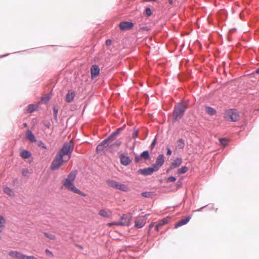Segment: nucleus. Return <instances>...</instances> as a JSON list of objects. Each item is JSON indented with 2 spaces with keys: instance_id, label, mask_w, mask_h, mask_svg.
<instances>
[{
  "instance_id": "obj_13",
  "label": "nucleus",
  "mask_w": 259,
  "mask_h": 259,
  "mask_svg": "<svg viewBox=\"0 0 259 259\" xmlns=\"http://www.w3.org/2000/svg\"><path fill=\"white\" fill-rule=\"evenodd\" d=\"M119 157L121 163L123 165H127L131 162L130 157L124 155L123 153H119Z\"/></svg>"
},
{
  "instance_id": "obj_26",
  "label": "nucleus",
  "mask_w": 259,
  "mask_h": 259,
  "mask_svg": "<svg viewBox=\"0 0 259 259\" xmlns=\"http://www.w3.org/2000/svg\"><path fill=\"white\" fill-rule=\"evenodd\" d=\"M141 195L146 198H152L155 194L153 192H144L141 193Z\"/></svg>"
},
{
  "instance_id": "obj_14",
  "label": "nucleus",
  "mask_w": 259,
  "mask_h": 259,
  "mask_svg": "<svg viewBox=\"0 0 259 259\" xmlns=\"http://www.w3.org/2000/svg\"><path fill=\"white\" fill-rule=\"evenodd\" d=\"M100 73V68L97 65H93L91 68V74L92 78L96 77Z\"/></svg>"
},
{
  "instance_id": "obj_29",
  "label": "nucleus",
  "mask_w": 259,
  "mask_h": 259,
  "mask_svg": "<svg viewBox=\"0 0 259 259\" xmlns=\"http://www.w3.org/2000/svg\"><path fill=\"white\" fill-rule=\"evenodd\" d=\"M37 106L34 104H30L27 107V112L31 113L36 109Z\"/></svg>"
},
{
  "instance_id": "obj_11",
  "label": "nucleus",
  "mask_w": 259,
  "mask_h": 259,
  "mask_svg": "<svg viewBox=\"0 0 259 259\" xmlns=\"http://www.w3.org/2000/svg\"><path fill=\"white\" fill-rule=\"evenodd\" d=\"M146 224L145 219L144 218L139 216L135 219V226L137 228H142Z\"/></svg>"
},
{
  "instance_id": "obj_10",
  "label": "nucleus",
  "mask_w": 259,
  "mask_h": 259,
  "mask_svg": "<svg viewBox=\"0 0 259 259\" xmlns=\"http://www.w3.org/2000/svg\"><path fill=\"white\" fill-rule=\"evenodd\" d=\"M9 255L14 259H23L24 254L16 250H10Z\"/></svg>"
},
{
  "instance_id": "obj_18",
  "label": "nucleus",
  "mask_w": 259,
  "mask_h": 259,
  "mask_svg": "<svg viewBox=\"0 0 259 259\" xmlns=\"http://www.w3.org/2000/svg\"><path fill=\"white\" fill-rule=\"evenodd\" d=\"M26 138L29 140L31 142H35L36 141L34 135L30 130H27L26 131Z\"/></svg>"
},
{
  "instance_id": "obj_42",
  "label": "nucleus",
  "mask_w": 259,
  "mask_h": 259,
  "mask_svg": "<svg viewBox=\"0 0 259 259\" xmlns=\"http://www.w3.org/2000/svg\"><path fill=\"white\" fill-rule=\"evenodd\" d=\"M39 146L41 147L44 149H47L46 146L44 144V143L42 142H40L38 145Z\"/></svg>"
},
{
  "instance_id": "obj_28",
  "label": "nucleus",
  "mask_w": 259,
  "mask_h": 259,
  "mask_svg": "<svg viewBox=\"0 0 259 259\" xmlns=\"http://www.w3.org/2000/svg\"><path fill=\"white\" fill-rule=\"evenodd\" d=\"M140 157L145 160H147L149 158V154L148 151H145L143 152L141 155Z\"/></svg>"
},
{
  "instance_id": "obj_32",
  "label": "nucleus",
  "mask_w": 259,
  "mask_h": 259,
  "mask_svg": "<svg viewBox=\"0 0 259 259\" xmlns=\"http://www.w3.org/2000/svg\"><path fill=\"white\" fill-rule=\"evenodd\" d=\"M44 234L46 237L50 239V240H53L56 239V237L54 234H50L47 232H45Z\"/></svg>"
},
{
  "instance_id": "obj_1",
  "label": "nucleus",
  "mask_w": 259,
  "mask_h": 259,
  "mask_svg": "<svg viewBox=\"0 0 259 259\" xmlns=\"http://www.w3.org/2000/svg\"><path fill=\"white\" fill-rule=\"evenodd\" d=\"M73 147L74 144L72 140L69 142L65 143L55 156L51 165V169H57L63 163L68 161L71 157Z\"/></svg>"
},
{
  "instance_id": "obj_36",
  "label": "nucleus",
  "mask_w": 259,
  "mask_h": 259,
  "mask_svg": "<svg viewBox=\"0 0 259 259\" xmlns=\"http://www.w3.org/2000/svg\"><path fill=\"white\" fill-rule=\"evenodd\" d=\"M50 99V97L49 95H47V96L42 98L41 101L44 102V103H47Z\"/></svg>"
},
{
  "instance_id": "obj_41",
  "label": "nucleus",
  "mask_w": 259,
  "mask_h": 259,
  "mask_svg": "<svg viewBox=\"0 0 259 259\" xmlns=\"http://www.w3.org/2000/svg\"><path fill=\"white\" fill-rule=\"evenodd\" d=\"M166 149H167L166 154L167 155H170L171 154V153H172L171 150H170V149L168 147H166Z\"/></svg>"
},
{
  "instance_id": "obj_34",
  "label": "nucleus",
  "mask_w": 259,
  "mask_h": 259,
  "mask_svg": "<svg viewBox=\"0 0 259 259\" xmlns=\"http://www.w3.org/2000/svg\"><path fill=\"white\" fill-rule=\"evenodd\" d=\"M23 259H38L33 255H27L24 254Z\"/></svg>"
},
{
  "instance_id": "obj_44",
  "label": "nucleus",
  "mask_w": 259,
  "mask_h": 259,
  "mask_svg": "<svg viewBox=\"0 0 259 259\" xmlns=\"http://www.w3.org/2000/svg\"><path fill=\"white\" fill-rule=\"evenodd\" d=\"M111 42H112V41H111L110 39H107V40L106 41V45L107 46H109L111 45Z\"/></svg>"
},
{
  "instance_id": "obj_39",
  "label": "nucleus",
  "mask_w": 259,
  "mask_h": 259,
  "mask_svg": "<svg viewBox=\"0 0 259 259\" xmlns=\"http://www.w3.org/2000/svg\"><path fill=\"white\" fill-rule=\"evenodd\" d=\"M116 224H119V222H113V223H108L107 224V226H109V227H111V226H112L113 225L119 226V225H117Z\"/></svg>"
},
{
  "instance_id": "obj_46",
  "label": "nucleus",
  "mask_w": 259,
  "mask_h": 259,
  "mask_svg": "<svg viewBox=\"0 0 259 259\" xmlns=\"http://www.w3.org/2000/svg\"><path fill=\"white\" fill-rule=\"evenodd\" d=\"M156 140L154 139L151 145V147L152 149L155 146V145L156 144Z\"/></svg>"
},
{
  "instance_id": "obj_4",
  "label": "nucleus",
  "mask_w": 259,
  "mask_h": 259,
  "mask_svg": "<svg viewBox=\"0 0 259 259\" xmlns=\"http://www.w3.org/2000/svg\"><path fill=\"white\" fill-rule=\"evenodd\" d=\"M118 132H115L113 133L109 137H108L107 139L104 140L96 148L97 152L98 153L104 150V149L108 146L109 145H110V144L113 142L116 136L117 135Z\"/></svg>"
},
{
  "instance_id": "obj_55",
  "label": "nucleus",
  "mask_w": 259,
  "mask_h": 259,
  "mask_svg": "<svg viewBox=\"0 0 259 259\" xmlns=\"http://www.w3.org/2000/svg\"><path fill=\"white\" fill-rule=\"evenodd\" d=\"M119 131H120V130H118V131H117V132H118V133H119ZM118 134H117L118 135Z\"/></svg>"
},
{
  "instance_id": "obj_7",
  "label": "nucleus",
  "mask_w": 259,
  "mask_h": 259,
  "mask_svg": "<svg viewBox=\"0 0 259 259\" xmlns=\"http://www.w3.org/2000/svg\"><path fill=\"white\" fill-rule=\"evenodd\" d=\"M182 163V159L181 158H177L170 165L169 167L167 169L166 172L168 173L171 169L179 167Z\"/></svg>"
},
{
  "instance_id": "obj_15",
  "label": "nucleus",
  "mask_w": 259,
  "mask_h": 259,
  "mask_svg": "<svg viewBox=\"0 0 259 259\" xmlns=\"http://www.w3.org/2000/svg\"><path fill=\"white\" fill-rule=\"evenodd\" d=\"M75 92L72 90L68 91L67 94L66 95L65 101L68 103H70L73 101L75 96Z\"/></svg>"
},
{
  "instance_id": "obj_12",
  "label": "nucleus",
  "mask_w": 259,
  "mask_h": 259,
  "mask_svg": "<svg viewBox=\"0 0 259 259\" xmlns=\"http://www.w3.org/2000/svg\"><path fill=\"white\" fill-rule=\"evenodd\" d=\"M133 23L130 22H122L119 24L120 29L122 30L131 29L133 27Z\"/></svg>"
},
{
  "instance_id": "obj_5",
  "label": "nucleus",
  "mask_w": 259,
  "mask_h": 259,
  "mask_svg": "<svg viewBox=\"0 0 259 259\" xmlns=\"http://www.w3.org/2000/svg\"><path fill=\"white\" fill-rule=\"evenodd\" d=\"M224 118L228 121H236L240 118V116L234 110H227L224 114Z\"/></svg>"
},
{
  "instance_id": "obj_23",
  "label": "nucleus",
  "mask_w": 259,
  "mask_h": 259,
  "mask_svg": "<svg viewBox=\"0 0 259 259\" xmlns=\"http://www.w3.org/2000/svg\"><path fill=\"white\" fill-rule=\"evenodd\" d=\"M20 156L22 158H23L24 159H26V158H28L29 157H30L31 156V154L28 150H23L21 151V152L20 153Z\"/></svg>"
},
{
  "instance_id": "obj_30",
  "label": "nucleus",
  "mask_w": 259,
  "mask_h": 259,
  "mask_svg": "<svg viewBox=\"0 0 259 259\" xmlns=\"http://www.w3.org/2000/svg\"><path fill=\"white\" fill-rule=\"evenodd\" d=\"M188 168L187 166H183L178 170L177 173L180 175L185 174L188 171Z\"/></svg>"
},
{
  "instance_id": "obj_51",
  "label": "nucleus",
  "mask_w": 259,
  "mask_h": 259,
  "mask_svg": "<svg viewBox=\"0 0 259 259\" xmlns=\"http://www.w3.org/2000/svg\"><path fill=\"white\" fill-rule=\"evenodd\" d=\"M139 160H140V158L139 157H136V161L137 162H138Z\"/></svg>"
},
{
  "instance_id": "obj_9",
  "label": "nucleus",
  "mask_w": 259,
  "mask_h": 259,
  "mask_svg": "<svg viewBox=\"0 0 259 259\" xmlns=\"http://www.w3.org/2000/svg\"><path fill=\"white\" fill-rule=\"evenodd\" d=\"M131 217H127L125 214H123L118 222L119 224H117L119 226H128L130 224Z\"/></svg>"
},
{
  "instance_id": "obj_6",
  "label": "nucleus",
  "mask_w": 259,
  "mask_h": 259,
  "mask_svg": "<svg viewBox=\"0 0 259 259\" xmlns=\"http://www.w3.org/2000/svg\"><path fill=\"white\" fill-rule=\"evenodd\" d=\"M164 162V155L163 154H160L157 157L155 163L152 165L155 168V170H158L159 168L163 164Z\"/></svg>"
},
{
  "instance_id": "obj_52",
  "label": "nucleus",
  "mask_w": 259,
  "mask_h": 259,
  "mask_svg": "<svg viewBox=\"0 0 259 259\" xmlns=\"http://www.w3.org/2000/svg\"><path fill=\"white\" fill-rule=\"evenodd\" d=\"M256 72L259 74V68L256 70Z\"/></svg>"
},
{
  "instance_id": "obj_49",
  "label": "nucleus",
  "mask_w": 259,
  "mask_h": 259,
  "mask_svg": "<svg viewBox=\"0 0 259 259\" xmlns=\"http://www.w3.org/2000/svg\"><path fill=\"white\" fill-rule=\"evenodd\" d=\"M168 3L169 4L172 5L173 4L172 0H168Z\"/></svg>"
},
{
  "instance_id": "obj_53",
  "label": "nucleus",
  "mask_w": 259,
  "mask_h": 259,
  "mask_svg": "<svg viewBox=\"0 0 259 259\" xmlns=\"http://www.w3.org/2000/svg\"><path fill=\"white\" fill-rule=\"evenodd\" d=\"M46 126L47 127V128H49L50 127V126L49 124H46Z\"/></svg>"
},
{
  "instance_id": "obj_2",
  "label": "nucleus",
  "mask_w": 259,
  "mask_h": 259,
  "mask_svg": "<svg viewBox=\"0 0 259 259\" xmlns=\"http://www.w3.org/2000/svg\"><path fill=\"white\" fill-rule=\"evenodd\" d=\"M76 170H73L70 172L67 176V177L62 182L63 185L68 191L79 194L82 196H85V194L77 189L74 184V181L76 178Z\"/></svg>"
},
{
  "instance_id": "obj_17",
  "label": "nucleus",
  "mask_w": 259,
  "mask_h": 259,
  "mask_svg": "<svg viewBox=\"0 0 259 259\" xmlns=\"http://www.w3.org/2000/svg\"><path fill=\"white\" fill-rule=\"evenodd\" d=\"M176 148L175 150L176 151L182 150L185 147V142L184 140L183 139H179L177 141L176 143Z\"/></svg>"
},
{
  "instance_id": "obj_40",
  "label": "nucleus",
  "mask_w": 259,
  "mask_h": 259,
  "mask_svg": "<svg viewBox=\"0 0 259 259\" xmlns=\"http://www.w3.org/2000/svg\"><path fill=\"white\" fill-rule=\"evenodd\" d=\"M53 111H54V117H55V118H57V116L58 112V109H57L56 108L54 107V108H53Z\"/></svg>"
},
{
  "instance_id": "obj_16",
  "label": "nucleus",
  "mask_w": 259,
  "mask_h": 259,
  "mask_svg": "<svg viewBox=\"0 0 259 259\" xmlns=\"http://www.w3.org/2000/svg\"><path fill=\"white\" fill-rule=\"evenodd\" d=\"M191 219L190 216H188L180 221L178 222L175 225V228H178L182 226L186 225Z\"/></svg>"
},
{
  "instance_id": "obj_35",
  "label": "nucleus",
  "mask_w": 259,
  "mask_h": 259,
  "mask_svg": "<svg viewBox=\"0 0 259 259\" xmlns=\"http://www.w3.org/2000/svg\"><path fill=\"white\" fill-rule=\"evenodd\" d=\"M22 173L23 176L27 177L29 174V171L27 168H25L22 170Z\"/></svg>"
},
{
  "instance_id": "obj_50",
  "label": "nucleus",
  "mask_w": 259,
  "mask_h": 259,
  "mask_svg": "<svg viewBox=\"0 0 259 259\" xmlns=\"http://www.w3.org/2000/svg\"><path fill=\"white\" fill-rule=\"evenodd\" d=\"M76 246H77L78 247H79L80 249H82L83 248L82 246L81 245H76Z\"/></svg>"
},
{
  "instance_id": "obj_37",
  "label": "nucleus",
  "mask_w": 259,
  "mask_h": 259,
  "mask_svg": "<svg viewBox=\"0 0 259 259\" xmlns=\"http://www.w3.org/2000/svg\"><path fill=\"white\" fill-rule=\"evenodd\" d=\"M176 180V179L174 177H169L167 178V182H174Z\"/></svg>"
},
{
  "instance_id": "obj_43",
  "label": "nucleus",
  "mask_w": 259,
  "mask_h": 259,
  "mask_svg": "<svg viewBox=\"0 0 259 259\" xmlns=\"http://www.w3.org/2000/svg\"><path fill=\"white\" fill-rule=\"evenodd\" d=\"M146 13L148 15L150 16L151 14V10L149 8H147L146 9Z\"/></svg>"
},
{
  "instance_id": "obj_22",
  "label": "nucleus",
  "mask_w": 259,
  "mask_h": 259,
  "mask_svg": "<svg viewBox=\"0 0 259 259\" xmlns=\"http://www.w3.org/2000/svg\"><path fill=\"white\" fill-rule=\"evenodd\" d=\"M117 189H118L124 192H127L129 191L130 190L127 185L119 183L118 184V186Z\"/></svg>"
},
{
  "instance_id": "obj_38",
  "label": "nucleus",
  "mask_w": 259,
  "mask_h": 259,
  "mask_svg": "<svg viewBox=\"0 0 259 259\" xmlns=\"http://www.w3.org/2000/svg\"><path fill=\"white\" fill-rule=\"evenodd\" d=\"M45 252H46V253L51 256V257H53V254L52 253V252L50 250H49L48 249H46V250H45Z\"/></svg>"
},
{
  "instance_id": "obj_21",
  "label": "nucleus",
  "mask_w": 259,
  "mask_h": 259,
  "mask_svg": "<svg viewBox=\"0 0 259 259\" xmlns=\"http://www.w3.org/2000/svg\"><path fill=\"white\" fill-rule=\"evenodd\" d=\"M106 183L109 186L115 189H117L119 184L118 182L110 179L107 180L106 181Z\"/></svg>"
},
{
  "instance_id": "obj_25",
  "label": "nucleus",
  "mask_w": 259,
  "mask_h": 259,
  "mask_svg": "<svg viewBox=\"0 0 259 259\" xmlns=\"http://www.w3.org/2000/svg\"><path fill=\"white\" fill-rule=\"evenodd\" d=\"M121 143L122 142L120 141H116V142H115L114 143H113L112 144L111 143L110 146L109 147V148L110 149V151H113V149H112L113 147L118 148L120 146V145L121 144Z\"/></svg>"
},
{
  "instance_id": "obj_45",
  "label": "nucleus",
  "mask_w": 259,
  "mask_h": 259,
  "mask_svg": "<svg viewBox=\"0 0 259 259\" xmlns=\"http://www.w3.org/2000/svg\"><path fill=\"white\" fill-rule=\"evenodd\" d=\"M137 136H138V131H135L133 133V137L134 138H135Z\"/></svg>"
},
{
  "instance_id": "obj_54",
  "label": "nucleus",
  "mask_w": 259,
  "mask_h": 259,
  "mask_svg": "<svg viewBox=\"0 0 259 259\" xmlns=\"http://www.w3.org/2000/svg\"><path fill=\"white\" fill-rule=\"evenodd\" d=\"M27 123H24V127H26V126H27Z\"/></svg>"
},
{
  "instance_id": "obj_24",
  "label": "nucleus",
  "mask_w": 259,
  "mask_h": 259,
  "mask_svg": "<svg viewBox=\"0 0 259 259\" xmlns=\"http://www.w3.org/2000/svg\"><path fill=\"white\" fill-rule=\"evenodd\" d=\"M205 111L210 115H213L216 113V111L214 109L208 106L205 107Z\"/></svg>"
},
{
  "instance_id": "obj_33",
  "label": "nucleus",
  "mask_w": 259,
  "mask_h": 259,
  "mask_svg": "<svg viewBox=\"0 0 259 259\" xmlns=\"http://www.w3.org/2000/svg\"><path fill=\"white\" fill-rule=\"evenodd\" d=\"M221 144H222L223 146H226L227 145L229 140L226 138H220L219 139Z\"/></svg>"
},
{
  "instance_id": "obj_48",
  "label": "nucleus",
  "mask_w": 259,
  "mask_h": 259,
  "mask_svg": "<svg viewBox=\"0 0 259 259\" xmlns=\"http://www.w3.org/2000/svg\"><path fill=\"white\" fill-rule=\"evenodd\" d=\"M149 215V214H146L143 216H141V217L144 218L145 219V221L146 222V220L148 218V216Z\"/></svg>"
},
{
  "instance_id": "obj_27",
  "label": "nucleus",
  "mask_w": 259,
  "mask_h": 259,
  "mask_svg": "<svg viewBox=\"0 0 259 259\" xmlns=\"http://www.w3.org/2000/svg\"><path fill=\"white\" fill-rule=\"evenodd\" d=\"M4 192L10 196H14V192L9 187H5L4 189Z\"/></svg>"
},
{
  "instance_id": "obj_20",
  "label": "nucleus",
  "mask_w": 259,
  "mask_h": 259,
  "mask_svg": "<svg viewBox=\"0 0 259 259\" xmlns=\"http://www.w3.org/2000/svg\"><path fill=\"white\" fill-rule=\"evenodd\" d=\"M99 214L103 217L106 218H110L111 217V213L107 211L105 209H101L99 211Z\"/></svg>"
},
{
  "instance_id": "obj_47",
  "label": "nucleus",
  "mask_w": 259,
  "mask_h": 259,
  "mask_svg": "<svg viewBox=\"0 0 259 259\" xmlns=\"http://www.w3.org/2000/svg\"><path fill=\"white\" fill-rule=\"evenodd\" d=\"M154 224H155V223H151L150 224L149 227V230H151L152 229V228L154 226Z\"/></svg>"
},
{
  "instance_id": "obj_31",
  "label": "nucleus",
  "mask_w": 259,
  "mask_h": 259,
  "mask_svg": "<svg viewBox=\"0 0 259 259\" xmlns=\"http://www.w3.org/2000/svg\"><path fill=\"white\" fill-rule=\"evenodd\" d=\"M5 224L4 218L0 215V232H2Z\"/></svg>"
},
{
  "instance_id": "obj_3",
  "label": "nucleus",
  "mask_w": 259,
  "mask_h": 259,
  "mask_svg": "<svg viewBox=\"0 0 259 259\" xmlns=\"http://www.w3.org/2000/svg\"><path fill=\"white\" fill-rule=\"evenodd\" d=\"M187 108V104L182 103L178 104L174 109L173 116L175 120L180 119L183 116L184 113Z\"/></svg>"
},
{
  "instance_id": "obj_19",
  "label": "nucleus",
  "mask_w": 259,
  "mask_h": 259,
  "mask_svg": "<svg viewBox=\"0 0 259 259\" xmlns=\"http://www.w3.org/2000/svg\"><path fill=\"white\" fill-rule=\"evenodd\" d=\"M169 219L168 218H164L162 220H160L157 224L155 227V229L158 231L159 230V228H160L161 226H163L164 225L167 224L168 222Z\"/></svg>"
},
{
  "instance_id": "obj_8",
  "label": "nucleus",
  "mask_w": 259,
  "mask_h": 259,
  "mask_svg": "<svg viewBox=\"0 0 259 259\" xmlns=\"http://www.w3.org/2000/svg\"><path fill=\"white\" fill-rule=\"evenodd\" d=\"M157 171L155 170V168L152 165L150 167L145 168L143 169H140L138 170V172L144 176H148L151 175L154 171Z\"/></svg>"
}]
</instances>
